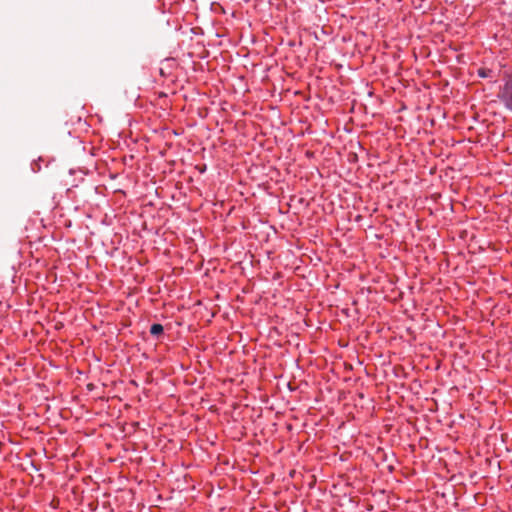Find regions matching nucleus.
<instances>
[{
  "label": "nucleus",
  "mask_w": 512,
  "mask_h": 512,
  "mask_svg": "<svg viewBox=\"0 0 512 512\" xmlns=\"http://www.w3.org/2000/svg\"><path fill=\"white\" fill-rule=\"evenodd\" d=\"M497 98L502 106L512 113V71H505L498 87Z\"/></svg>",
  "instance_id": "1"
},
{
  "label": "nucleus",
  "mask_w": 512,
  "mask_h": 512,
  "mask_svg": "<svg viewBox=\"0 0 512 512\" xmlns=\"http://www.w3.org/2000/svg\"><path fill=\"white\" fill-rule=\"evenodd\" d=\"M163 332H164V328L159 323H154L150 327V333L152 336L159 337L160 335L163 334Z\"/></svg>",
  "instance_id": "2"
},
{
  "label": "nucleus",
  "mask_w": 512,
  "mask_h": 512,
  "mask_svg": "<svg viewBox=\"0 0 512 512\" xmlns=\"http://www.w3.org/2000/svg\"><path fill=\"white\" fill-rule=\"evenodd\" d=\"M477 75L481 78H492L493 70L488 69V68H479L477 70Z\"/></svg>",
  "instance_id": "3"
}]
</instances>
